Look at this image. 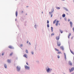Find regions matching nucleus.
<instances>
[{"label":"nucleus","instance_id":"nucleus-24","mask_svg":"<svg viewBox=\"0 0 74 74\" xmlns=\"http://www.w3.org/2000/svg\"><path fill=\"white\" fill-rule=\"evenodd\" d=\"M17 15H18V12L17 11H16V17L17 16Z\"/></svg>","mask_w":74,"mask_h":74},{"label":"nucleus","instance_id":"nucleus-23","mask_svg":"<svg viewBox=\"0 0 74 74\" xmlns=\"http://www.w3.org/2000/svg\"><path fill=\"white\" fill-rule=\"evenodd\" d=\"M60 53H61V54L62 53L60 51H59L57 52V54H60Z\"/></svg>","mask_w":74,"mask_h":74},{"label":"nucleus","instance_id":"nucleus-60","mask_svg":"<svg viewBox=\"0 0 74 74\" xmlns=\"http://www.w3.org/2000/svg\"><path fill=\"white\" fill-rule=\"evenodd\" d=\"M66 14H67V15H69V14H68V13H67Z\"/></svg>","mask_w":74,"mask_h":74},{"label":"nucleus","instance_id":"nucleus-14","mask_svg":"<svg viewBox=\"0 0 74 74\" xmlns=\"http://www.w3.org/2000/svg\"><path fill=\"white\" fill-rule=\"evenodd\" d=\"M21 20L22 22H23L24 20V18L23 17H21Z\"/></svg>","mask_w":74,"mask_h":74},{"label":"nucleus","instance_id":"nucleus-36","mask_svg":"<svg viewBox=\"0 0 74 74\" xmlns=\"http://www.w3.org/2000/svg\"><path fill=\"white\" fill-rule=\"evenodd\" d=\"M58 59H59V58H60V56H59V55L58 56Z\"/></svg>","mask_w":74,"mask_h":74},{"label":"nucleus","instance_id":"nucleus-57","mask_svg":"<svg viewBox=\"0 0 74 74\" xmlns=\"http://www.w3.org/2000/svg\"><path fill=\"white\" fill-rule=\"evenodd\" d=\"M25 15H27V13H26L25 14Z\"/></svg>","mask_w":74,"mask_h":74},{"label":"nucleus","instance_id":"nucleus-21","mask_svg":"<svg viewBox=\"0 0 74 74\" xmlns=\"http://www.w3.org/2000/svg\"><path fill=\"white\" fill-rule=\"evenodd\" d=\"M7 62L8 63H11V60L9 59L8 60Z\"/></svg>","mask_w":74,"mask_h":74},{"label":"nucleus","instance_id":"nucleus-39","mask_svg":"<svg viewBox=\"0 0 74 74\" xmlns=\"http://www.w3.org/2000/svg\"><path fill=\"white\" fill-rule=\"evenodd\" d=\"M47 23L48 24V23H49V21L47 20Z\"/></svg>","mask_w":74,"mask_h":74},{"label":"nucleus","instance_id":"nucleus-28","mask_svg":"<svg viewBox=\"0 0 74 74\" xmlns=\"http://www.w3.org/2000/svg\"><path fill=\"white\" fill-rule=\"evenodd\" d=\"M25 52H26V53H29V52H28V51H27V50H25Z\"/></svg>","mask_w":74,"mask_h":74},{"label":"nucleus","instance_id":"nucleus-8","mask_svg":"<svg viewBox=\"0 0 74 74\" xmlns=\"http://www.w3.org/2000/svg\"><path fill=\"white\" fill-rule=\"evenodd\" d=\"M70 24L71 25V27H72V26L73 25V22L72 21H70Z\"/></svg>","mask_w":74,"mask_h":74},{"label":"nucleus","instance_id":"nucleus-62","mask_svg":"<svg viewBox=\"0 0 74 74\" xmlns=\"http://www.w3.org/2000/svg\"><path fill=\"white\" fill-rule=\"evenodd\" d=\"M16 21V19H15V21Z\"/></svg>","mask_w":74,"mask_h":74},{"label":"nucleus","instance_id":"nucleus-63","mask_svg":"<svg viewBox=\"0 0 74 74\" xmlns=\"http://www.w3.org/2000/svg\"><path fill=\"white\" fill-rule=\"evenodd\" d=\"M62 1H64L65 0H62Z\"/></svg>","mask_w":74,"mask_h":74},{"label":"nucleus","instance_id":"nucleus-59","mask_svg":"<svg viewBox=\"0 0 74 74\" xmlns=\"http://www.w3.org/2000/svg\"><path fill=\"white\" fill-rule=\"evenodd\" d=\"M42 14H43V12H42Z\"/></svg>","mask_w":74,"mask_h":74},{"label":"nucleus","instance_id":"nucleus-25","mask_svg":"<svg viewBox=\"0 0 74 74\" xmlns=\"http://www.w3.org/2000/svg\"><path fill=\"white\" fill-rule=\"evenodd\" d=\"M55 35V33H53L51 34V36H54Z\"/></svg>","mask_w":74,"mask_h":74},{"label":"nucleus","instance_id":"nucleus-56","mask_svg":"<svg viewBox=\"0 0 74 74\" xmlns=\"http://www.w3.org/2000/svg\"><path fill=\"white\" fill-rule=\"evenodd\" d=\"M71 74H74V72L72 73Z\"/></svg>","mask_w":74,"mask_h":74},{"label":"nucleus","instance_id":"nucleus-4","mask_svg":"<svg viewBox=\"0 0 74 74\" xmlns=\"http://www.w3.org/2000/svg\"><path fill=\"white\" fill-rule=\"evenodd\" d=\"M74 70V67H72L71 68V69H69V70L70 71V73H71V72H72V71H73Z\"/></svg>","mask_w":74,"mask_h":74},{"label":"nucleus","instance_id":"nucleus-31","mask_svg":"<svg viewBox=\"0 0 74 74\" xmlns=\"http://www.w3.org/2000/svg\"><path fill=\"white\" fill-rule=\"evenodd\" d=\"M47 27H49V24H48L47 25Z\"/></svg>","mask_w":74,"mask_h":74},{"label":"nucleus","instance_id":"nucleus-35","mask_svg":"<svg viewBox=\"0 0 74 74\" xmlns=\"http://www.w3.org/2000/svg\"><path fill=\"white\" fill-rule=\"evenodd\" d=\"M31 53L32 54V55H34V53L33 51H31Z\"/></svg>","mask_w":74,"mask_h":74},{"label":"nucleus","instance_id":"nucleus-49","mask_svg":"<svg viewBox=\"0 0 74 74\" xmlns=\"http://www.w3.org/2000/svg\"><path fill=\"white\" fill-rule=\"evenodd\" d=\"M51 32H53V29L51 30Z\"/></svg>","mask_w":74,"mask_h":74},{"label":"nucleus","instance_id":"nucleus-33","mask_svg":"<svg viewBox=\"0 0 74 74\" xmlns=\"http://www.w3.org/2000/svg\"><path fill=\"white\" fill-rule=\"evenodd\" d=\"M20 46L21 47H23V45L22 44H21L20 45Z\"/></svg>","mask_w":74,"mask_h":74},{"label":"nucleus","instance_id":"nucleus-44","mask_svg":"<svg viewBox=\"0 0 74 74\" xmlns=\"http://www.w3.org/2000/svg\"><path fill=\"white\" fill-rule=\"evenodd\" d=\"M68 21H69V22H70V19H68Z\"/></svg>","mask_w":74,"mask_h":74},{"label":"nucleus","instance_id":"nucleus-29","mask_svg":"<svg viewBox=\"0 0 74 74\" xmlns=\"http://www.w3.org/2000/svg\"><path fill=\"white\" fill-rule=\"evenodd\" d=\"M13 54V52H12L10 54V56H12V54Z\"/></svg>","mask_w":74,"mask_h":74},{"label":"nucleus","instance_id":"nucleus-16","mask_svg":"<svg viewBox=\"0 0 74 74\" xmlns=\"http://www.w3.org/2000/svg\"><path fill=\"white\" fill-rule=\"evenodd\" d=\"M64 58L65 60H66V54L65 53H64Z\"/></svg>","mask_w":74,"mask_h":74},{"label":"nucleus","instance_id":"nucleus-30","mask_svg":"<svg viewBox=\"0 0 74 74\" xmlns=\"http://www.w3.org/2000/svg\"><path fill=\"white\" fill-rule=\"evenodd\" d=\"M71 52L73 55H74V53L73 51H72L71 50Z\"/></svg>","mask_w":74,"mask_h":74},{"label":"nucleus","instance_id":"nucleus-1","mask_svg":"<svg viewBox=\"0 0 74 74\" xmlns=\"http://www.w3.org/2000/svg\"><path fill=\"white\" fill-rule=\"evenodd\" d=\"M21 66H17L16 67V70L18 72H19V71H20V70H21Z\"/></svg>","mask_w":74,"mask_h":74},{"label":"nucleus","instance_id":"nucleus-54","mask_svg":"<svg viewBox=\"0 0 74 74\" xmlns=\"http://www.w3.org/2000/svg\"><path fill=\"white\" fill-rule=\"evenodd\" d=\"M71 39H73V37H72L71 38Z\"/></svg>","mask_w":74,"mask_h":74},{"label":"nucleus","instance_id":"nucleus-41","mask_svg":"<svg viewBox=\"0 0 74 74\" xmlns=\"http://www.w3.org/2000/svg\"><path fill=\"white\" fill-rule=\"evenodd\" d=\"M29 45H31V43L30 42H29Z\"/></svg>","mask_w":74,"mask_h":74},{"label":"nucleus","instance_id":"nucleus-42","mask_svg":"<svg viewBox=\"0 0 74 74\" xmlns=\"http://www.w3.org/2000/svg\"><path fill=\"white\" fill-rule=\"evenodd\" d=\"M23 11H22L21 12V14H23Z\"/></svg>","mask_w":74,"mask_h":74},{"label":"nucleus","instance_id":"nucleus-53","mask_svg":"<svg viewBox=\"0 0 74 74\" xmlns=\"http://www.w3.org/2000/svg\"><path fill=\"white\" fill-rule=\"evenodd\" d=\"M69 46L70 47V43H69Z\"/></svg>","mask_w":74,"mask_h":74},{"label":"nucleus","instance_id":"nucleus-51","mask_svg":"<svg viewBox=\"0 0 74 74\" xmlns=\"http://www.w3.org/2000/svg\"><path fill=\"white\" fill-rule=\"evenodd\" d=\"M17 27H18V28H19V25H17Z\"/></svg>","mask_w":74,"mask_h":74},{"label":"nucleus","instance_id":"nucleus-48","mask_svg":"<svg viewBox=\"0 0 74 74\" xmlns=\"http://www.w3.org/2000/svg\"><path fill=\"white\" fill-rule=\"evenodd\" d=\"M2 56H3V55H4V53H2Z\"/></svg>","mask_w":74,"mask_h":74},{"label":"nucleus","instance_id":"nucleus-40","mask_svg":"<svg viewBox=\"0 0 74 74\" xmlns=\"http://www.w3.org/2000/svg\"><path fill=\"white\" fill-rule=\"evenodd\" d=\"M53 27H51V30H53Z\"/></svg>","mask_w":74,"mask_h":74},{"label":"nucleus","instance_id":"nucleus-10","mask_svg":"<svg viewBox=\"0 0 74 74\" xmlns=\"http://www.w3.org/2000/svg\"><path fill=\"white\" fill-rule=\"evenodd\" d=\"M52 12H49V15H51V17H52V16H53V15L52 14Z\"/></svg>","mask_w":74,"mask_h":74},{"label":"nucleus","instance_id":"nucleus-18","mask_svg":"<svg viewBox=\"0 0 74 74\" xmlns=\"http://www.w3.org/2000/svg\"><path fill=\"white\" fill-rule=\"evenodd\" d=\"M4 67L5 69H7V64H4Z\"/></svg>","mask_w":74,"mask_h":74},{"label":"nucleus","instance_id":"nucleus-32","mask_svg":"<svg viewBox=\"0 0 74 74\" xmlns=\"http://www.w3.org/2000/svg\"><path fill=\"white\" fill-rule=\"evenodd\" d=\"M37 25H34V27H35V28H36V29H37Z\"/></svg>","mask_w":74,"mask_h":74},{"label":"nucleus","instance_id":"nucleus-45","mask_svg":"<svg viewBox=\"0 0 74 74\" xmlns=\"http://www.w3.org/2000/svg\"><path fill=\"white\" fill-rule=\"evenodd\" d=\"M26 64H27V65L28 66H29V64H28V63L26 62Z\"/></svg>","mask_w":74,"mask_h":74},{"label":"nucleus","instance_id":"nucleus-5","mask_svg":"<svg viewBox=\"0 0 74 74\" xmlns=\"http://www.w3.org/2000/svg\"><path fill=\"white\" fill-rule=\"evenodd\" d=\"M60 48L61 49H62V51H64V46H60Z\"/></svg>","mask_w":74,"mask_h":74},{"label":"nucleus","instance_id":"nucleus-13","mask_svg":"<svg viewBox=\"0 0 74 74\" xmlns=\"http://www.w3.org/2000/svg\"><path fill=\"white\" fill-rule=\"evenodd\" d=\"M60 38H59V36H58V37H56V39L57 40H59Z\"/></svg>","mask_w":74,"mask_h":74},{"label":"nucleus","instance_id":"nucleus-11","mask_svg":"<svg viewBox=\"0 0 74 74\" xmlns=\"http://www.w3.org/2000/svg\"><path fill=\"white\" fill-rule=\"evenodd\" d=\"M63 8H64V10L65 11H69V10H68V9L67 8H66L64 7H63Z\"/></svg>","mask_w":74,"mask_h":74},{"label":"nucleus","instance_id":"nucleus-2","mask_svg":"<svg viewBox=\"0 0 74 74\" xmlns=\"http://www.w3.org/2000/svg\"><path fill=\"white\" fill-rule=\"evenodd\" d=\"M25 68L26 70H30V67L27 65H25Z\"/></svg>","mask_w":74,"mask_h":74},{"label":"nucleus","instance_id":"nucleus-20","mask_svg":"<svg viewBox=\"0 0 74 74\" xmlns=\"http://www.w3.org/2000/svg\"><path fill=\"white\" fill-rule=\"evenodd\" d=\"M55 50L56 51H57V52H59V50L56 49V48H55Z\"/></svg>","mask_w":74,"mask_h":74},{"label":"nucleus","instance_id":"nucleus-46","mask_svg":"<svg viewBox=\"0 0 74 74\" xmlns=\"http://www.w3.org/2000/svg\"><path fill=\"white\" fill-rule=\"evenodd\" d=\"M28 43H29V41L27 40V44H28Z\"/></svg>","mask_w":74,"mask_h":74},{"label":"nucleus","instance_id":"nucleus-19","mask_svg":"<svg viewBox=\"0 0 74 74\" xmlns=\"http://www.w3.org/2000/svg\"><path fill=\"white\" fill-rule=\"evenodd\" d=\"M8 48H10V49H13V48L11 46H8Z\"/></svg>","mask_w":74,"mask_h":74},{"label":"nucleus","instance_id":"nucleus-6","mask_svg":"<svg viewBox=\"0 0 74 74\" xmlns=\"http://www.w3.org/2000/svg\"><path fill=\"white\" fill-rule=\"evenodd\" d=\"M69 65H70L71 66H72V62H71V61H69Z\"/></svg>","mask_w":74,"mask_h":74},{"label":"nucleus","instance_id":"nucleus-34","mask_svg":"<svg viewBox=\"0 0 74 74\" xmlns=\"http://www.w3.org/2000/svg\"><path fill=\"white\" fill-rule=\"evenodd\" d=\"M52 70V69H50V73H51V71Z\"/></svg>","mask_w":74,"mask_h":74},{"label":"nucleus","instance_id":"nucleus-17","mask_svg":"<svg viewBox=\"0 0 74 74\" xmlns=\"http://www.w3.org/2000/svg\"><path fill=\"white\" fill-rule=\"evenodd\" d=\"M56 9H57V10H60V7L57 6H56Z\"/></svg>","mask_w":74,"mask_h":74},{"label":"nucleus","instance_id":"nucleus-37","mask_svg":"<svg viewBox=\"0 0 74 74\" xmlns=\"http://www.w3.org/2000/svg\"><path fill=\"white\" fill-rule=\"evenodd\" d=\"M64 20L65 21H67V18H65Z\"/></svg>","mask_w":74,"mask_h":74},{"label":"nucleus","instance_id":"nucleus-3","mask_svg":"<svg viewBox=\"0 0 74 74\" xmlns=\"http://www.w3.org/2000/svg\"><path fill=\"white\" fill-rule=\"evenodd\" d=\"M57 45L58 47H60L61 45V42L59 41H57Z\"/></svg>","mask_w":74,"mask_h":74},{"label":"nucleus","instance_id":"nucleus-27","mask_svg":"<svg viewBox=\"0 0 74 74\" xmlns=\"http://www.w3.org/2000/svg\"><path fill=\"white\" fill-rule=\"evenodd\" d=\"M60 32L61 33V34H62V33H63V31L61 30V29H60Z\"/></svg>","mask_w":74,"mask_h":74},{"label":"nucleus","instance_id":"nucleus-58","mask_svg":"<svg viewBox=\"0 0 74 74\" xmlns=\"http://www.w3.org/2000/svg\"><path fill=\"white\" fill-rule=\"evenodd\" d=\"M58 25H60V23H59V24H58Z\"/></svg>","mask_w":74,"mask_h":74},{"label":"nucleus","instance_id":"nucleus-9","mask_svg":"<svg viewBox=\"0 0 74 74\" xmlns=\"http://www.w3.org/2000/svg\"><path fill=\"white\" fill-rule=\"evenodd\" d=\"M58 23H59V21H56V26H58Z\"/></svg>","mask_w":74,"mask_h":74},{"label":"nucleus","instance_id":"nucleus-38","mask_svg":"<svg viewBox=\"0 0 74 74\" xmlns=\"http://www.w3.org/2000/svg\"><path fill=\"white\" fill-rule=\"evenodd\" d=\"M71 34L70 33L69 34V36H71Z\"/></svg>","mask_w":74,"mask_h":74},{"label":"nucleus","instance_id":"nucleus-43","mask_svg":"<svg viewBox=\"0 0 74 74\" xmlns=\"http://www.w3.org/2000/svg\"><path fill=\"white\" fill-rule=\"evenodd\" d=\"M36 62H37V63H38V62H39V61L38 60H37L36 61Z\"/></svg>","mask_w":74,"mask_h":74},{"label":"nucleus","instance_id":"nucleus-47","mask_svg":"<svg viewBox=\"0 0 74 74\" xmlns=\"http://www.w3.org/2000/svg\"><path fill=\"white\" fill-rule=\"evenodd\" d=\"M65 32H66V33H67V32H68V31H67V30H66Z\"/></svg>","mask_w":74,"mask_h":74},{"label":"nucleus","instance_id":"nucleus-15","mask_svg":"<svg viewBox=\"0 0 74 74\" xmlns=\"http://www.w3.org/2000/svg\"><path fill=\"white\" fill-rule=\"evenodd\" d=\"M23 57L24 58H27V55L25 54L23 56Z\"/></svg>","mask_w":74,"mask_h":74},{"label":"nucleus","instance_id":"nucleus-55","mask_svg":"<svg viewBox=\"0 0 74 74\" xmlns=\"http://www.w3.org/2000/svg\"><path fill=\"white\" fill-rule=\"evenodd\" d=\"M68 38H69L70 36H68Z\"/></svg>","mask_w":74,"mask_h":74},{"label":"nucleus","instance_id":"nucleus-7","mask_svg":"<svg viewBox=\"0 0 74 74\" xmlns=\"http://www.w3.org/2000/svg\"><path fill=\"white\" fill-rule=\"evenodd\" d=\"M46 71L47 73H49V72L50 73V68H49L47 69H46Z\"/></svg>","mask_w":74,"mask_h":74},{"label":"nucleus","instance_id":"nucleus-61","mask_svg":"<svg viewBox=\"0 0 74 74\" xmlns=\"http://www.w3.org/2000/svg\"><path fill=\"white\" fill-rule=\"evenodd\" d=\"M26 7H29V6H27Z\"/></svg>","mask_w":74,"mask_h":74},{"label":"nucleus","instance_id":"nucleus-26","mask_svg":"<svg viewBox=\"0 0 74 74\" xmlns=\"http://www.w3.org/2000/svg\"><path fill=\"white\" fill-rule=\"evenodd\" d=\"M56 19L53 22V24H55V23H56Z\"/></svg>","mask_w":74,"mask_h":74},{"label":"nucleus","instance_id":"nucleus-22","mask_svg":"<svg viewBox=\"0 0 74 74\" xmlns=\"http://www.w3.org/2000/svg\"><path fill=\"white\" fill-rule=\"evenodd\" d=\"M62 16L63 18H64V17L66 16V14H63L62 15Z\"/></svg>","mask_w":74,"mask_h":74},{"label":"nucleus","instance_id":"nucleus-52","mask_svg":"<svg viewBox=\"0 0 74 74\" xmlns=\"http://www.w3.org/2000/svg\"><path fill=\"white\" fill-rule=\"evenodd\" d=\"M18 58H17V57L16 58V60H18Z\"/></svg>","mask_w":74,"mask_h":74},{"label":"nucleus","instance_id":"nucleus-50","mask_svg":"<svg viewBox=\"0 0 74 74\" xmlns=\"http://www.w3.org/2000/svg\"><path fill=\"white\" fill-rule=\"evenodd\" d=\"M60 19H62V17H60Z\"/></svg>","mask_w":74,"mask_h":74},{"label":"nucleus","instance_id":"nucleus-12","mask_svg":"<svg viewBox=\"0 0 74 74\" xmlns=\"http://www.w3.org/2000/svg\"><path fill=\"white\" fill-rule=\"evenodd\" d=\"M53 8L51 9V12H52H52H54V8H53Z\"/></svg>","mask_w":74,"mask_h":74},{"label":"nucleus","instance_id":"nucleus-64","mask_svg":"<svg viewBox=\"0 0 74 74\" xmlns=\"http://www.w3.org/2000/svg\"><path fill=\"white\" fill-rule=\"evenodd\" d=\"M64 74H66V73H64Z\"/></svg>","mask_w":74,"mask_h":74}]
</instances>
